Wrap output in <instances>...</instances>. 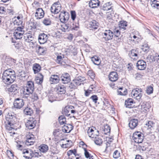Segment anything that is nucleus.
I'll list each match as a JSON object with an SVG mask.
<instances>
[{
    "label": "nucleus",
    "instance_id": "nucleus-41",
    "mask_svg": "<svg viewBox=\"0 0 159 159\" xmlns=\"http://www.w3.org/2000/svg\"><path fill=\"white\" fill-rule=\"evenodd\" d=\"M67 154L68 156L73 155L75 157L79 156V155L77 153V150L75 149L69 150L67 152Z\"/></svg>",
    "mask_w": 159,
    "mask_h": 159
},
{
    "label": "nucleus",
    "instance_id": "nucleus-49",
    "mask_svg": "<svg viewBox=\"0 0 159 159\" xmlns=\"http://www.w3.org/2000/svg\"><path fill=\"white\" fill-rule=\"evenodd\" d=\"M92 132H94V130L92 129L89 128L87 131L88 135L90 137L94 138L96 134H92Z\"/></svg>",
    "mask_w": 159,
    "mask_h": 159
},
{
    "label": "nucleus",
    "instance_id": "nucleus-2",
    "mask_svg": "<svg viewBox=\"0 0 159 159\" xmlns=\"http://www.w3.org/2000/svg\"><path fill=\"white\" fill-rule=\"evenodd\" d=\"M16 79L15 72L12 69L9 68L5 70L2 74V80L5 84L11 83Z\"/></svg>",
    "mask_w": 159,
    "mask_h": 159
},
{
    "label": "nucleus",
    "instance_id": "nucleus-61",
    "mask_svg": "<svg viewBox=\"0 0 159 159\" xmlns=\"http://www.w3.org/2000/svg\"><path fill=\"white\" fill-rule=\"evenodd\" d=\"M70 53H72L73 55L75 56L77 54V49L75 48H73V49L70 51Z\"/></svg>",
    "mask_w": 159,
    "mask_h": 159
},
{
    "label": "nucleus",
    "instance_id": "nucleus-8",
    "mask_svg": "<svg viewBox=\"0 0 159 159\" xmlns=\"http://www.w3.org/2000/svg\"><path fill=\"white\" fill-rule=\"evenodd\" d=\"M37 121L33 118H30L25 123L26 127L29 129H32L35 127Z\"/></svg>",
    "mask_w": 159,
    "mask_h": 159
},
{
    "label": "nucleus",
    "instance_id": "nucleus-30",
    "mask_svg": "<svg viewBox=\"0 0 159 159\" xmlns=\"http://www.w3.org/2000/svg\"><path fill=\"white\" fill-rule=\"evenodd\" d=\"M111 4L112 3L110 2L105 4L103 6V9L105 11L111 10L112 11L113 8L112 6H111Z\"/></svg>",
    "mask_w": 159,
    "mask_h": 159
},
{
    "label": "nucleus",
    "instance_id": "nucleus-1",
    "mask_svg": "<svg viewBox=\"0 0 159 159\" xmlns=\"http://www.w3.org/2000/svg\"><path fill=\"white\" fill-rule=\"evenodd\" d=\"M6 120L5 128L10 133H11L9 132L10 130H16L21 127V125H19L17 120L16 114H14L13 113H8L6 116Z\"/></svg>",
    "mask_w": 159,
    "mask_h": 159
},
{
    "label": "nucleus",
    "instance_id": "nucleus-4",
    "mask_svg": "<svg viewBox=\"0 0 159 159\" xmlns=\"http://www.w3.org/2000/svg\"><path fill=\"white\" fill-rule=\"evenodd\" d=\"M141 89L136 88L133 89L131 93L132 97L136 100H138L140 99L142 96Z\"/></svg>",
    "mask_w": 159,
    "mask_h": 159
},
{
    "label": "nucleus",
    "instance_id": "nucleus-21",
    "mask_svg": "<svg viewBox=\"0 0 159 159\" xmlns=\"http://www.w3.org/2000/svg\"><path fill=\"white\" fill-rule=\"evenodd\" d=\"M138 120L136 119H131L129 123V126L131 129H134L138 125Z\"/></svg>",
    "mask_w": 159,
    "mask_h": 159
},
{
    "label": "nucleus",
    "instance_id": "nucleus-58",
    "mask_svg": "<svg viewBox=\"0 0 159 159\" xmlns=\"http://www.w3.org/2000/svg\"><path fill=\"white\" fill-rule=\"evenodd\" d=\"M27 35L28 36L29 39H28V40H27L28 43H30L31 41H33L34 39V37L32 36L31 34L28 33Z\"/></svg>",
    "mask_w": 159,
    "mask_h": 159
},
{
    "label": "nucleus",
    "instance_id": "nucleus-60",
    "mask_svg": "<svg viewBox=\"0 0 159 159\" xmlns=\"http://www.w3.org/2000/svg\"><path fill=\"white\" fill-rule=\"evenodd\" d=\"M14 32H17L21 33H24V31L23 30V28L21 27H18L15 30Z\"/></svg>",
    "mask_w": 159,
    "mask_h": 159
},
{
    "label": "nucleus",
    "instance_id": "nucleus-38",
    "mask_svg": "<svg viewBox=\"0 0 159 159\" xmlns=\"http://www.w3.org/2000/svg\"><path fill=\"white\" fill-rule=\"evenodd\" d=\"M84 155L85 157L86 158H89V159H94V157L91 155V154L88 152V150L86 148L84 147Z\"/></svg>",
    "mask_w": 159,
    "mask_h": 159
},
{
    "label": "nucleus",
    "instance_id": "nucleus-16",
    "mask_svg": "<svg viewBox=\"0 0 159 159\" xmlns=\"http://www.w3.org/2000/svg\"><path fill=\"white\" fill-rule=\"evenodd\" d=\"M98 23L97 21L93 20L89 22L87 26V28L90 30L96 29L98 26Z\"/></svg>",
    "mask_w": 159,
    "mask_h": 159
},
{
    "label": "nucleus",
    "instance_id": "nucleus-23",
    "mask_svg": "<svg viewBox=\"0 0 159 159\" xmlns=\"http://www.w3.org/2000/svg\"><path fill=\"white\" fill-rule=\"evenodd\" d=\"M60 80L59 76L56 75H51L49 78V81L52 84H57L59 82Z\"/></svg>",
    "mask_w": 159,
    "mask_h": 159
},
{
    "label": "nucleus",
    "instance_id": "nucleus-18",
    "mask_svg": "<svg viewBox=\"0 0 159 159\" xmlns=\"http://www.w3.org/2000/svg\"><path fill=\"white\" fill-rule=\"evenodd\" d=\"M16 63V60L11 58H6L5 63L3 65L6 66L7 68L11 66Z\"/></svg>",
    "mask_w": 159,
    "mask_h": 159
},
{
    "label": "nucleus",
    "instance_id": "nucleus-33",
    "mask_svg": "<svg viewBox=\"0 0 159 159\" xmlns=\"http://www.w3.org/2000/svg\"><path fill=\"white\" fill-rule=\"evenodd\" d=\"M40 65L38 63H35L33 65V69L34 74H36L39 72L41 70Z\"/></svg>",
    "mask_w": 159,
    "mask_h": 159
},
{
    "label": "nucleus",
    "instance_id": "nucleus-47",
    "mask_svg": "<svg viewBox=\"0 0 159 159\" xmlns=\"http://www.w3.org/2000/svg\"><path fill=\"white\" fill-rule=\"evenodd\" d=\"M59 121L60 125L65 124L66 122V118L64 116H61L59 117Z\"/></svg>",
    "mask_w": 159,
    "mask_h": 159
},
{
    "label": "nucleus",
    "instance_id": "nucleus-11",
    "mask_svg": "<svg viewBox=\"0 0 159 159\" xmlns=\"http://www.w3.org/2000/svg\"><path fill=\"white\" fill-rule=\"evenodd\" d=\"M59 17L61 21L64 22L68 20L69 17V14L67 12L62 11L61 12Z\"/></svg>",
    "mask_w": 159,
    "mask_h": 159
},
{
    "label": "nucleus",
    "instance_id": "nucleus-36",
    "mask_svg": "<svg viewBox=\"0 0 159 159\" xmlns=\"http://www.w3.org/2000/svg\"><path fill=\"white\" fill-rule=\"evenodd\" d=\"M24 114L26 115L31 116L33 113V110L30 107H27L23 110Z\"/></svg>",
    "mask_w": 159,
    "mask_h": 159
},
{
    "label": "nucleus",
    "instance_id": "nucleus-9",
    "mask_svg": "<svg viewBox=\"0 0 159 159\" xmlns=\"http://www.w3.org/2000/svg\"><path fill=\"white\" fill-rule=\"evenodd\" d=\"M70 23L68 22L67 24H64L62 26L61 30L62 31L66 32L67 31H68L69 28H71L72 29L75 30H77L79 28V27L78 26L75 25V26H74V24H73V26H72L70 24Z\"/></svg>",
    "mask_w": 159,
    "mask_h": 159
},
{
    "label": "nucleus",
    "instance_id": "nucleus-48",
    "mask_svg": "<svg viewBox=\"0 0 159 159\" xmlns=\"http://www.w3.org/2000/svg\"><path fill=\"white\" fill-rule=\"evenodd\" d=\"M154 123L152 121H148L145 125L144 127L147 129H150L153 126Z\"/></svg>",
    "mask_w": 159,
    "mask_h": 159
},
{
    "label": "nucleus",
    "instance_id": "nucleus-46",
    "mask_svg": "<svg viewBox=\"0 0 159 159\" xmlns=\"http://www.w3.org/2000/svg\"><path fill=\"white\" fill-rule=\"evenodd\" d=\"M152 7L157 9L159 8V0H151Z\"/></svg>",
    "mask_w": 159,
    "mask_h": 159
},
{
    "label": "nucleus",
    "instance_id": "nucleus-56",
    "mask_svg": "<svg viewBox=\"0 0 159 159\" xmlns=\"http://www.w3.org/2000/svg\"><path fill=\"white\" fill-rule=\"evenodd\" d=\"M113 33L115 36L118 37L120 35V33H121V32L119 29V30L115 29Z\"/></svg>",
    "mask_w": 159,
    "mask_h": 159
},
{
    "label": "nucleus",
    "instance_id": "nucleus-28",
    "mask_svg": "<svg viewBox=\"0 0 159 159\" xmlns=\"http://www.w3.org/2000/svg\"><path fill=\"white\" fill-rule=\"evenodd\" d=\"M71 109L70 106L66 107L64 109V114L66 116L70 117H75V116L70 114V110Z\"/></svg>",
    "mask_w": 159,
    "mask_h": 159
},
{
    "label": "nucleus",
    "instance_id": "nucleus-6",
    "mask_svg": "<svg viewBox=\"0 0 159 159\" xmlns=\"http://www.w3.org/2000/svg\"><path fill=\"white\" fill-rule=\"evenodd\" d=\"M103 38L106 41L112 39L113 38L114 33L110 30H105L104 32L102 33Z\"/></svg>",
    "mask_w": 159,
    "mask_h": 159
},
{
    "label": "nucleus",
    "instance_id": "nucleus-45",
    "mask_svg": "<svg viewBox=\"0 0 159 159\" xmlns=\"http://www.w3.org/2000/svg\"><path fill=\"white\" fill-rule=\"evenodd\" d=\"M119 90H120L118 91V94L121 95H125L127 94V91L125 89H123L122 88H119Z\"/></svg>",
    "mask_w": 159,
    "mask_h": 159
},
{
    "label": "nucleus",
    "instance_id": "nucleus-22",
    "mask_svg": "<svg viewBox=\"0 0 159 159\" xmlns=\"http://www.w3.org/2000/svg\"><path fill=\"white\" fill-rule=\"evenodd\" d=\"M73 126L71 124H66L62 127V131L64 133H69L73 129Z\"/></svg>",
    "mask_w": 159,
    "mask_h": 159
},
{
    "label": "nucleus",
    "instance_id": "nucleus-43",
    "mask_svg": "<svg viewBox=\"0 0 159 159\" xmlns=\"http://www.w3.org/2000/svg\"><path fill=\"white\" fill-rule=\"evenodd\" d=\"M26 87L34 92V82L33 81H28Z\"/></svg>",
    "mask_w": 159,
    "mask_h": 159
},
{
    "label": "nucleus",
    "instance_id": "nucleus-55",
    "mask_svg": "<svg viewBox=\"0 0 159 159\" xmlns=\"http://www.w3.org/2000/svg\"><path fill=\"white\" fill-rule=\"evenodd\" d=\"M63 60L62 57L61 56L58 55L57 57L56 62L59 64H62V61Z\"/></svg>",
    "mask_w": 159,
    "mask_h": 159
},
{
    "label": "nucleus",
    "instance_id": "nucleus-15",
    "mask_svg": "<svg viewBox=\"0 0 159 159\" xmlns=\"http://www.w3.org/2000/svg\"><path fill=\"white\" fill-rule=\"evenodd\" d=\"M33 91L28 88L26 86H24L20 90L21 94H23L25 97H28L30 94L33 93Z\"/></svg>",
    "mask_w": 159,
    "mask_h": 159
},
{
    "label": "nucleus",
    "instance_id": "nucleus-52",
    "mask_svg": "<svg viewBox=\"0 0 159 159\" xmlns=\"http://www.w3.org/2000/svg\"><path fill=\"white\" fill-rule=\"evenodd\" d=\"M146 93L148 94L152 93L153 91V87L151 86H148L146 89Z\"/></svg>",
    "mask_w": 159,
    "mask_h": 159
},
{
    "label": "nucleus",
    "instance_id": "nucleus-17",
    "mask_svg": "<svg viewBox=\"0 0 159 159\" xmlns=\"http://www.w3.org/2000/svg\"><path fill=\"white\" fill-rule=\"evenodd\" d=\"M136 66L139 70H144L146 67V62L143 60H139L136 64Z\"/></svg>",
    "mask_w": 159,
    "mask_h": 159
},
{
    "label": "nucleus",
    "instance_id": "nucleus-63",
    "mask_svg": "<svg viewBox=\"0 0 159 159\" xmlns=\"http://www.w3.org/2000/svg\"><path fill=\"white\" fill-rule=\"evenodd\" d=\"M23 40H24L26 42H27V40H28V36L27 35V33L26 34H24L23 37Z\"/></svg>",
    "mask_w": 159,
    "mask_h": 159
},
{
    "label": "nucleus",
    "instance_id": "nucleus-32",
    "mask_svg": "<svg viewBox=\"0 0 159 159\" xmlns=\"http://www.w3.org/2000/svg\"><path fill=\"white\" fill-rule=\"evenodd\" d=\"M91 60L93 63L96 65H99L101 63L100 58L97 56H94L92 57L91 58Z\"/></svg>",
    "mask_w": 159,
    "mask_h": 159
},
{
    "label": "nucleus",
    "instance_id": "nucleus-12",
    "mask_svg": "<svg viewBox=\"0 0 159 159\" xmlns=\"http://www.w3.org/2000/svg\"><path fill=\"white\" fill-rule=\"evenodd\" d=\"M60 80L64 84H68L70 81V75L67 73L62 74L60 77Z\"/></svg>",
    "mask_w": 159,
    "mask_h": 159
},
{
    "label": "nucleus",
    "instance_id": "nucleus-29",
    "mask_svg": "<svg viewBox=\"0 0 159 159\" xmlns=\"http://www.w3.org/2000/svg\"><path fill=\"white\" fill-rule=\"evenodd\" d=\"M85 80V78L81 76H79L75 79L73 80L77 86L80 85Z\"/></svg>",
    "mask_w": 159,
    "mask_h": 159
},
{
    "label": "nucleus",
    "instance_id": "nucleus-39",
    "mask_svg": "<svg viewBox=\"0 0 159 159\" xmlns=\"http://www.w3.org/2000/svg\"><path fill=\"white\" fill-rule=\"evenodd\" d=\"M66 88L63 85H58L57 87V90L61 94H64L66 92Z\"/></svg>",
    "mask_w": 159,
    "mask_h": 159
},
{
    "label": "nucleus",
    "instance_id": "nucleus-26",
    "mask_svg": "<svg viewBox=\"0 0 159 159\" xmlns=\"http://www.w3.org/2000/svg\"><path fill=\"white\" fill-rule=\"evenodd\" d=\"M42 23L45 26L50 25L51 24V18L49 16L45 17L42 21Z\"/></svg>",
    "mask_w": 159,
    "mask_h": 159
},
{
    "label": "nucleus",
    "instance_id": "nucleus-24",
    "mask_svg": "<svg viewBox=\"0 0 159 159\" xmlns=\"http://www.w3.org/2000/svg\"><path fill=\"white\" fill-rule=\"evenodd\" d=\"M137 51L134 49H132L129 53V57L133 60H136L138 58Z\"/></svg>",
    "mask_w": 159,
    "mask_h": 159
},
{
    "label": "nucleus",
    "instance_id": "nucleus-10",
    "mask_svg": "<svg viewBox=\"0 0 159 159\" xmlns=\"http://www.w3.org/2000/svg\"><path fill=\"white\" fill-rule=\"evenodd\" d=\"M44 12L41 8H38L36 10L34 14L36 20H39L43 18L44 16Z\"/></svg>",
    "mask_w": 159,
    "mask_h": 159
},
{
    "label": "nucleus",
    "instance_id": "nucleus-14",
    "mask_svg": "<svg viewBox=\"0 0 159 159\" xmlns=\"http://www.w3.org/2000/svg\"><path fill=\"white\" fill-rule=\"evenodd\" d=\"M48 37L44 33L40 34L39 36L38 40L40 44H43L46 43L47 41Z\"/></svg>",
    "mask_w": 159,
    "mask_h": 159
},
{
    "label": "nucleus",
    "instance_id": "nucleus-5",
    "mask_svg": "<svg viewBox=\"0 0 159 159\" xmlns=\"http://www.w3.org/2000/svg\"><path fill=\"white\" fill-rule=\"evenodd\" d=\"M133 139L135 142L138 143H141L143 139V136H142V133L139 131L134 133Z\"/></svg>",
    "mask_w": 159,
    "mask_h": 159
},
{
    "label": "nucleus",
    "instance_id": "nucleus-19",
    "mask_svg": "<svg viewBox=\"0 0 159 159\" xmlns=\"http://www.w3.org/2000/svg\"><path fill=\"white\" fill-rule=\"evenodd\" d=\"M108 77L110 81L115 82L117 80L118 76L116 72L112 71L110 73Z\"/></svg>",
    "mask_w": 159,
    "mask_h": 159
},
{
    "label": "nucleus",
    "instance_id": "nucleus-27",
    "mask_svg": "<svg viewBox=\"0 0 159 159\" xmlns=\"http://www.w3.org/2000/svg\"><path fill=\"white\" fill-rule=\"evenodd\" d=\"M19 88V87L17 84H13L9 89V91L11 92H15L16 93H18Z\"/></svg>",
    "mask_w": 159,
    "mask_h": 159
},
{
    "label": "nucleus",
    "instance_id": "nucleus-13",
    "mask_svg": "<svg viewBox=\"0 0 159 159\" xmlns=\"http://www.w3.org/2000/svg\"><path fill=\"white\" fill-rule=\"evenodd\" d=\"M35 142L34 136L33 134L27 135L26 136V140L25 144L27 146L33 145Z\"/></svg>",
    "mask_w": 159,
    "mask_h": 159
},
{
    "label": "nucleus",
    "instance_id": "nucleus-7",
    "mask_svg": "<svg viewBox=\"0 0 159 159\" xmlns=\"http://www.w3.org/2000/svg\"><path fill=\"white\" fill-rule=\"evenodd\" d=\"M61 6L59 2L54 3L51 6L50 10L51 12L54 14H57L61 10Z\"/></svg>",
    "mask_w": 159,
    "mask_h": 159
},
{
    "label": "nucleus",
    "instance_id": "nucleus-25",
    "mask_svg": "<svg viewBox=\"0 0 159 159\" xmlns=\"http://www.w3.org/2000/svg\"><path fill=\"white\" fill-rule=\"evenodd\" d=\"M99 4L98 0H91L89 3V6L91 8H94L98 7Z\"/></svg>",
    "mask_w": 159,
    "mask_h": 159
},
{
    "label": "nucleus",
    "instance_id": "nucleus-20",
    "mask_svg": "<svg viewBox=\"0 0 159 159\" xmlns=\"http://www.w3.org/2000/svg\"><path fill=\"white\" fill-rule=\"evenodd\" d=\"M127 22L126 21H121L119 24V27L120 30L122 33H124L126 30V27L127 26Z\"/></svg>",
    "mask_w": 159,
    "mask_h": 159
},
{
    "label": "nucleus",
    "instance_id": "nucleus-57",
    "mask_svg": "<svg viewBox=\"0 0 159 159\" xmlns=\"http://www.w3.org/2000/svg\"><path fill=\"white\" fill-rule=\"evenodd\" d=\"M71 18L73 20H74L75 19L76 17V14L75 11H71Z\"/></svg>",
    "mask_w": 159,
    "mask_h": 159
},
{
    "label": "nucleus",
    "instance_id": "nucleus-37",
    "mask_svg": "<svg viewBox=\"0 0 159 159\" xmlns=\"http://www.w3.org/2000/svg\"><path fill=\"white\" fill-rule=\"evenodd\" d=\"M103 133L105 135H107L110 134L111 128L109 126L107 125H104L103 127Z\"/></svg>",
    "mask_w": 159,
    "mask_h": 159
},
{
    "label": "nucleus",
    "instance_id": "nucleus-44",
    "mask_svg": "<svg viewBox=\"0 0 159 159\" xmlns=\"http://www.w3.org/2000/svg\"><path fill=\"white\" fill-rule=\"evenodd\" d=\"M43 76L41 73L39 74V77L36 80V83L38 84H41L43 82Z\"/></svg>",
    "mask_w": 159,
    "mask_h": 159
},
{
    "label": "nucleus",
    "instance_id": "nucleus-62",
    "mask_svg": "<svg viewBox=\"0 0 159 159\" xmlns=\"http://www.w3.org/2000/svg\"><path fill=\"white\" fill-rule=\"evenodd\" d=\"M38 52L40 54H43L44 52V50L43 49V48L41 47L40 46H39L38 48Z\"/></svg>",
    "mask_w": 159,
    "mask_h": 159
},
{
    "label": "nucleus",
    "instance_id": "nucleus-40",
    "mask_svg": "<svg viewBox=\"0 0 159 159\" xmlns=\"http://www.w3.org/2000/svg\"><path fill=\"white\" fill-rule=\"evenodd\" d=\"M133 103V99L131 98H129L125 101V105L126 106V107L130 108L132 107L131 106Z\"/></svg>",
    "mask_w": 159,
    "mask_h": 159
},
{
    "label": "nucleus",
    "instance_id": "nucleus-3",
    "mask_svg": "<svg viewBox=\"0 0 159 159\" xmlns=\"http://www.w3.org/2000/svg\"><path fill=\"white\" fill-rule=\"evenodd\" d=\"M25 102L22 98H17L14 99L13 103L14 108L17 109H21L24 106Z\"/></svg>",
    "mask_w": 159,
    "mask_h": 159
},
{
    "label": "nucleus",
    "instance_id": "nucleus-64",
    "mask_svg": "<svg viewBox=\"0 0 159 159\" xmlns=\"http://www.w3.org/2000/svg\"><path fill=\"white\" fill-rule=\"evenodd\" d=\"M67 39L69 40H71L73 38V35L71 34H70L67 37Z\"/></svg>",
    "mask_w": 159,
    "mask_h": 159
},
{
    "label": "nucleus",
    "instance_id": "nucleus-42",
    "mask_svg": "<svg viewBox=\"0 0 159 159\" xmlns=\"http://www.w3.org/2000/svg\"><path fill=\"white\" fill-rule=\"evenodd\" d=\"M48 146L45 144H43L39 147V150L43 153L46 152L48 150Z\"/></svg>",
    "mask_w": 159,
    "mask_h": 159
},
{
    "label": "nucleus",
    "instance_id": "nucleus-35",
    "mask_svg": "<svg viewBox=\"0 0 159 159\" xmlns=\"http://www.w3.org/2000/svg\"><path fill=\"white\" fill-rule=\"evenodd\" d=\"M94 142L96 144L100 145L103 142L102 139L98 136V134H96V136H94Z\"/></svg>",
    "mask_w": 159,
    "mask_h": 159
},
{
    "label": "nucleus",
    "instance_id": "nucleus-51",
    "mask_svg": "<svg viewBox=\"0 0 159 159\" xmlns=\"http://www.w3.org/2000/svg\"><path fill=\"white\" fill-rule=\"evenodd\" d=\"M143 51L145 53H147L149 50V47L148 46V44H145L143 45L142 48Z\"/></svg>",
    "mask_w": 159,
    "mask_h": 159
},
{
    "label": "nucleus",
    "instance_id": "nucleus-59",
    "mask_svg": "<svg viewBox=\"0 0 159 159\" xmlns=\"http://www.w3.org/2000/svg\"><path fill=\"white\" fill-rule=\"evenodd\" d=\"M90 98L95 103L97 102V101L98 100V97L96 95H93Z\"/></svg>",
    "mask_w": 159,
    "mask_h": 159
},
{
    "label": "nucleus",
    "instance_id": "nucleus-34",
    "mask_svg": "<svg viewBox=\"0 0 159 159\" xmlns=\"http://www.w3.org/2000/svg\"><path fill=\"white\" fill-rule=\"evenodd\" d=\"M30 152V157L25 156V158L26 159H32V158L33 157H39L41 156L39 152H34L32 151V152Z\"/></svg>",
    "mask_w": 159,
    "mask_h": 159
},
{
    "label": "nucleus",
    "instance_id": "nucleus-50",
    "mask_svg": "<svg viewBox=\"0 0 159 159\" xmlns=\"http://www.w3.org/2000/svg\"><path fill=\"white\" fill-rule=\"evenodd\" d=\"M77 87V86L73 80L71 82L69 85V88L72 90L76 89Z\"/></svg>",
    "mask_w": 159,
    "mask_h": 159
},
{
    "label": "nucleus",
    "instance_id": "nucleus-54",
    "mask_svg": "<svg viewBox=\"0 0 159 159\" xmlns=\"http://www.w3.org/2000/svg\"><path fill=\"white\" fill-rule=\"evenodd\" d=\"M120 156V153L118 150H116L113 153V157L114 158L117 159Z\"/></svg>",
    "mask_w": 159,
    "mask_h": 159
},
{
    "label": "nucleus",
    "instance_id": "nucleus-53",
    "mask_svg": "<svg viewBox=\"0 0 159 159\" xmlns=\"http://www.w3.org/2000/svg\"><path fill=\"white\" fill-rule=\"evenodd\" d=\"M88 75L92 79H93L95 77V75L92 70H89L88 72Z\"/></svg>",
    "mask_w": 159,
    "mask_h": 159
},
{
    "label": "nucleus",
    "instance_id": "nucleus-31",
    "mask_svg": "<svg viewBox=\"0 0 159 159\" xmlns=\"http://www.w3.org/2000/svg\"><path fill=\"white\" fill-rule=\"evenodd\" d=\"M24 33H21L17 32H14V36L16 39H21L23 40V37Z\"/></svg>",
    "mask_w": 159,
    "mask_h": 159
}]
</instances>
